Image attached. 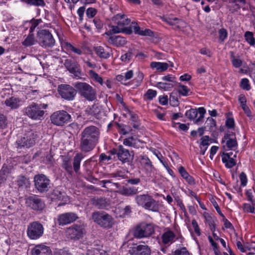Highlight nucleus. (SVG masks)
Masks as SVG:
<instances>
[{
    "instance_id": "f257e3e1",
    "label": "nucleus",
    "mask_w": 255,
    "mask_h": 255,
    "mask_svg": "<svg viewBox=\"0 0 255 255\" xmlns=\"http://www.w3.org/2000/svg\"><path fill=\"white\" fill-rule=\"evenodd\" d=\"M100 135V131L97 127L90 126L85 128L80 134V150L84 152L93 150L99 142Z\"/></svg>"
},
{
    "instance_id": "f03ea898",
    "label": "nucleus",
    "mask_w": 255,
    "mask_h": 255,
    "mask_svg": "<svg viewBox=\"0 0 255 255\" xmlns=\"http://www.w3.org/2000/svg\"><path fill=\"white\" fill-rule=\"evenodd\" d=\"M92 219L94 222L104 228H111L114 224V220L112 216L103 211L93 212Z\"/></svg>"
},
{
    "instance_id": "7ed1b4c3",
    "label": "nucleus",
    "mask_w": 255,
    "mask_h": 255,
    "mask_svg": "<svg viewBox=\"0 0 255 255\" xmlns=\"http://www.w3.org/2000/svg\"><path fill=\"white\" fill-rule=\"evenodd\" d=\"M77 93L89 101H93L96 98V91L91 85L86 82H78L74 84Z\"/></svg>"
},
{
    "instance_id": "20e7f679",
    "label": "nucleus",
    "mask_w": 255,
    "mask_h": 255,
    "mask_svg": "<svg viewBox=\"0 0 255 255\" xmlns=\"http://www.w3.org/2000/svg\"><path fill=\"white\" fill-rule=\"evenodd\" d=\"M38 138L37 132L31 129L25 130L23 136L16 141L18 146L30 147L35 144Z\"/></svg>"
},
{
    "instance_id": "39448f33",
    "label": "nucleus",
    "mask_w": 255,
    "mask_h": 255,
    "mask_svg": "<svg viewBox=\"0 0 255 255\" xmlns=\"http://www.w3.org/2000/svg\"><path fill=\"white\" fill-rule=\"evenodd\" d=\"M66 233L68 238L73 240H79L83 238L86 231L84 225L76 224L67 228Z\"/></svg>"
},
{
    "instance_id": "423d86ee",
    "label": "nucleus",
    "mask_w": 255,
    "mask_h": 255,
    "mask_svg": "<svg viewBox=\"0 0 255 255\" xmlns=\"http://www.w3.org/2000/svg\"><path fill=\"white\" fill-rule=\"evenodd\" d=\"M34 186L40 193L47 192L50 188V180L43 174H38L34 177Z\"/></svg>"
},
{
    "instance_id": "0eeeda50",
    "label": "nucleus",
    "mask_w": 255,
    "mask_h": 255,
    "mask_svg": "<svg viewBox=\"0 0 255 255\" xmlns=\"http://www.w3.org/2000/svg\"><path fill=\"white\" fill-rule=\"evenodd\" d=\"M154 232L153 226L151 224L141 223L137 225L133 231V236L137 239L146 238Z\"/></svg>"
},
{
    "instance_id": "6e6552de",
    "label": "nucleus",
    "mask_w": 255,
    "mask_h": 255,
    "mask_svg": "<svg viewBox=\"0 0 255 255\" xmlns=\"http://www.w3.org/2000/svg\"><path fill=\"white\" fill-rule=\"evenodd\" d=\"M44 233L43 225L38 221L30 223L27 226V235L31 240H37L42 236Z\"/></svg>"
},
{
    "instance_id": "1a4fd4ad",
    "label": "nucleus",
    "mask_w": 255,
    "mask_h": 255,
    "mask_svg": "<svg viewBox=\"0 0 255 255\" xmlns=\"http://www.w3.org/2000/svg\"><path fill=\"white\" fill-rule=\"evenodd\" d=\"M57 91L62 99L68 101L74 100L77 94L76 89L68 84L59 85Z\"/></svg>"
},
{
    "instance_id": "9d476101",
    "label": "nucleus",
    "mask_w": 255,
    "mask_h": 255,
    "mask_svg": "<svg viewBox=\"0 0 255 255\" xmlns=\"http://www.w3.org/2000/svg\"><path fill=\"white\" fill-rule=\"evenodd\" d=\"M37 39L39 44L44 47H52L55 44V40L48 30L42 29L37 33Z\"/></svg>"
},
{
    "instance_id": "9b49d317",
    "label": "nucleus",
    "mask_w": 255,
    "mask_h": 255,
    "mask_svg": "<svg viewBox=\"0 0 255 255\" xmlns=\"http://www.w3.org/2000/svg\"><path fill=\"white\" fill-rule=\"evenodd\" d=\"M24 112L26 116L34 120H41L45 113L40 106L35 103L25 108Z\"/></svg>"
},
{
    "instance_id": "f8f14e48",
    "label": "nucleus",
    "mask_w": 255,
    "mask_h": 255,
    "mask_svg": "<svg viewBox=\"0 0 255 255\" xmlns=\"http://www.w3.org/2000/svg\"><path fill=\"white\" fill-rule=\"evenodd\" d=\"M114 24L117 25L125 33L130 34L132 33L131 27H127L130 23V20L125 14H117L112 18Z\"/></svg>"
},
{
    "instance_id": "ddd939ff",
    "label": "nucleus",
    "mask_w": 255,
    "mask_h": 255,
    "mask_svg": "<svg viewBox=\"0 0 255 255\" xmlns=\"http://www.w3.org/2000/svg\"><path fill=\"white\" fill-rule=\"evenodd\" d=\"M71 118V116L65 111L56 112L50 117L52 123L58 126H62L69 122Z\"/></svg>"
},
{
    "instance_id": "4468645a",
    "label": "nucleus",
    "mask_w": 255,
    "mask_h": 255,
    "mask_svg": "<svg viewBox=\"0 0 255 255\" xmlns=\"http://www.w3.org/2000/svg\"><path fill=\"white\" fill-rule=\"evenodd\" d=\"M26 206L34 211H42L45 206L44 201L38 196L33 195L25 199Z\"/></svg>"
},
{
    "instance_id": "2eb2a0df",
    "label": "nucleus",
    "mask_w": 255,
    "mask_h": 255,
    "mask_svg": "<svg viewBox=\"0 0 255 255\" xmlns=\"http://www.w3.org/2000/svg\"><path fill=\"white\" fill-rule=\"evenodd\" d=\"M64 66L70 73L73 74L74 78L79 79L81 78L82 72L79 65L70 59H66L64 61Z\"/></svg>"
},
{
    "instance_id": "dca6fc26",
    "label": "nucleus",
    "mask_w": 255,
    "mask_h": 255,
    "mask_svg": "<svg viewBox=\"0 0 255 255\" xmlns=\"http://www.w3.org/2000/svg\"><path fill=\"white\" fill-rule=\"evenodd\" d=\"M78 219V215L73 212H67L59 215L57 219L58 224L64 226L75 222Z\"/></svg>"
},
{
    "instance_id": "f3484780",
    "label": "nucleus",
    "mask_w": 255,
    "mask_h": 255,
    "mask_svg": "<svg viewBox=\"0 0 255 255\" xmlns=\"http://www.w3.org/2000/svg\"><path fill=\"white\" fill-rule=\"evenodd\" d=\"M118 158L123 163L129 162L133 160V154H131L128 150L120 145L118 146Z\"/></svg>"
},
{
    "instance_id": "a211bd4d",
    "label": "nucleus",
    "mask_w": 255,
    "mask_h": 255,
    "mask_svg": "<svg viewBox=\"0 0 255 255\" xmlns=\"http://www.w3.org/2000/svg\"><path fill=\"white\" fill-rule=\"evenodd\" d=\"M198 112L200 114V117L196 119V123L200 122L203 118L206 113V110L203 107H200L197 110L196 109H191L186 112V117L190 120L195 119L198 115Z\"/></svg>"
},
{
    "instance_id": "6ab92c4d",
    "label": "nucleus",
    "mask_w": 255,
    "mask_h": 255,
    "mask_svg": "<svg viewBox=\"0 0 255 255\" xmlns=\"http://www.w3.org/2000/svg\"><path fill=\"white\" fill-rule=\"evenodd\" d=\"M130 255H150V249L147 245H138L130 248Z\"/></svg>"
},
{
    "instance_id": "aec40b11",
    "label": "nucleus",
    "mask_w": 255,
    "mask_h": 255,
    "mask_svg": "<svg viewBox=\"0 0 255 255\" xmlns=\"http://www.w3.org/2000/svg\"><path fill=\"white\" fill-rule=\"evenodd\" d=\"M161 18L163 21L166 22L170 25L175 26V29H180L181 26L185 24V22L181 19H178L177 17H170L168 16H161Z\"/></svg>"
},
{
    "instance_id": "412c9836",
    "label": "nucleus",
    "mask_w": 255,
    "mask_h": 255,
    "mask_svg": "<svg viewBox=\"0 0 255 255\" xmlns=\"http://www.w3.org/2000/svg\"><path fill=\"white\" fill-rule=\"evenodd\" d=\"M108 42L116 47H120L124 46L126 43V39L121 36L117 35H111L107 38Z\"/></svg>"
},
{
    "instance_id": "4be33fe9",
    "label": "nucleus",
    "mask_w": 255,
    "mask_h": 255,
    "mask_svg": "<svg viewBox=\"0 0 255 255\" xmlns=\"http://www.w3.org/2000/svg\"><path fill=\"white\" fill-rule=\"evenodd\" d=\"M32 255H52L49 247L43 245H38L32 250Z\"/></svg>"
},
{
    "instance_id": "5701e85b",
    "label": "nucleus",
    "mask_w": 255,
    "mask_h": 255,
    "mask_svg": "<svg viewBox=\"0 0 255 255\" xmlns=\"http://www.w3.org/2000/svg\"><path fill=\"white\" fill-rule=\"evenodd\" d=\"M92 203L99 209H106L110 205V201L107 199L104 198H98L97 199H93L92 200Z\"/></svg>"
},
{
    "instance_id": "b1692460",
    "label": "nucleus",
    "mask_w": 255,
    "mask_h": 255,
    "mask_svg": "<svg viewBox=\"0 0 255 255\" xmlns=\"http://www.w3.org/2000/svg\"><path fill=\"white\" fill-rule=\"evenodd\" d=\"M94 50L97 55L102 58L107 59L111 55V50L108 47L106 49L102 46L95 47Z\"/></svg>"
},
{
    "instance_id": "393cba45",
    "label": "nucleus",
    "mask_w": 255,
    "mask_h": 255,
    "mask_svg": "<svg viewBox=\"0 0 255 255\" xmlns=\"http://www.w3.org/2000/svg\"><path fill=\"white\" fill-rule=\"evenodd\" d=\"M236 154H234L233 157H230V154H223L222 155V160L227 168H231L236 164V162L234 159V158L236 157Z\"/></svg>"
},
{
    "instance_id": "a878e982",
    "label": "nucleus",
    "mask_w": 255,
    "mask_h": 255,
    "mask_svg": "<svg viewBox=\"0 0 255 255\" xmlns=\"http://www.w3.org/2000/svg\"><path fill=\"white\" fill-rule=\"evenodd\" d=\"M120 193L126 196H131L138 193V189L135 187L123 186L119 191Z\"/></svg>"
},
{
    "instance_id": "bb28decb",
    "label": "nucleus",
    "mask_w": 255,
    "mask_h": 255,
    "mask_svg": "<svg viewBox=\"0 0 255 255\" xmlns=\"http://www.w3.org/2000/svg\"><path fill=\"white\" fill-rule=\"evenodd\" d=\"M144 208L152 212H158L159 207L158 202L156 201L151 196Z\"/></svg>"
},
{
    "instance_id": "cd10ccee",
    "label": "nucleus",
    "mask_w": 255,
    "mask_h": 255,
    "mask_svg": "<svg viewBox=\"0 0 255 255\" xmlns=\"http://www.w3.org/2000/svg\"><path fill=\"white\" fill-rule=\"evenodd\" d=\"M84 156L82 153L76 154L73 158V167L74 171L78 173L80 170V163Z\"/></svg>"
},
{
    "instance_id": "c85d7f7f",
    "label": "nucleus",
    "mask_w": 255,
    "mask_h": 255,
    "mask_svg": "<svg viewBox=\"0 0 255 255\" xmlns=\"http://www.w3.org/2000/svg\"><path fill=\"white\" fill-rule=\"evenodd\" d=\"M51 198L53 200H57L59 201L66 202L67 201V196L63 192L55 189L51 193Z\"/></svg>"
},
{
    "instance_id": "c756f323",
    "label": "nucleus",
    "mask_w": 255,
    "mask_h": 255,
    "mask_svg": "<svg viewBox=\"0 0 255 255\" xmlns=\"http://www.w3.org/2000/svg\"><path fill=\"white\" fill-rule=\"evenodd\" d=\"M150 197L151 196L148 194H143L136 196L135 197V200L138 205L144 208Z\"/></svg>"
},
{
    "instance_id": "7c9ffc66",
    "label": "nucleus",
    "mask_w": 255,
    "mask_h": 255,
    "mask_svg": "<svg viewBox=\"0 0 255 255\" xmlns=\"http://www.w3.org/2000/svg\"><path fill=\"white\" fill-rule=\"evenodd\" d=\"M62 167L69 174L73 173L71 159L68 156H64L62 159Z\"/></svg>"
},
{
    "instance_id": "2f4dec72",
    "label": "nucleus",
    "mask_w": 255,
    "mask_h": 255,
    "mask_svg": "<svg viewBox=\"0 0 255 255\" xmlns=\"http://www.w3.org/2000/svg\"><path fill=\"white\" fill-rule=\"evenodd\" d=\"M20 100L16 97H11L4 101L5 104L11 109H16L19 106Z\"/></svg>"
},
{
    "instance_id": "473e14b6",
    "label": "nucleus",
    "mask_w": 255,
    "mask_h": 255,
    "mask_svg": "<svg viewBox=\"0 0 255 255\" xmlns=\"http://www.w3.org/2000/svg\"><path fill=\"white\" fill-rule=\"evenodd\" d=\"M150 66L152 68H156L157 71L163 72L167 69L168 64L167 63L152 62L150 63Z\"/></svg>"
},
{
    "instance_id": "72a5a7b5",
    "label": "nucleus",
    "mask_w": 255,
    "mask_h": 255,
    "mask_svg": "<svg viewBox=\"0 0 255 255\" xmlns=\"http://www.w3.org/2000/svg\"><path fill=\"white\" fill-rule=\"evenodd\" d=\"M179 172L182 177L189 184H192L194 183V180L193 178L189 174L183 166H180L179 168Z\"/></svg>"
},
{
    "instance_id": "f704fd0d",
    "label": "nucleus",
    "mask_w": 255,
    "mask_h": 255,
    "mask_svg": "<svg viewBox=\"0 0 255 255\" xmlns=\"http://www.w3.org/2000/svg\"><path fill=\"white\" fill-rule=\"evenodd\" d=\"M109 27L110 29L104 33V35H107V36H110L111 35H114V34L119 33H125L122 29H121L117 25H110Z\"/></svg>"
},
{
    "instance_id": "c9c22d12",
    "label": "nucleus",
    "mask_w": 255,
    "mask_h": 255,
    "mask_svg": "<svg viewBox=\"0 0 255 255\" xmlns=\"http://www.w3.org/2000/svg\"><path fill=\"white\" fill-rule=\"evenodd\" d=\"M175 237V235L173 232L171 231L166 232L162 236V242L165 244H168L172 242Z\"/></svg>"
},
{
    "instance_id": "e433bc0d",
    "label": "nucleus",
    "mask_w": 255,
    "mask_h": 255,
    "mask_svg": "<svg viewBox=\"0 0 255 255\" xmlns=\"http://www.w3.org/2000/svg\"><path fill=\"white\" fill-rule=\"evenodd\" d=\"M21 1L28 4L37 6H44L45 5V3L43 0H21Z\"/></svg>"
},
{
    "instance_id": "4c0bfd02",
    "label": "nucleus",
    "mask_w": 255,
    "mask_h": 255,
    "mask_svg": "<svg viewBox=\"0 0 255 255\" xmlns=\"http://www.w3.org/2000/svg\"><path fill=\"white\" fill-rule=\"evenodd\" d=\"M35 43V39L34 35L30 33L26 39L22 42V44L26 47L30 46L33 45Z\"/></svg>"
},
{
    "instance_id": "58836bf2",
    "label": "nucleus",
    "mask_w": 255,
    "mask_h": 255,
    "mask_svg": "<svg viewBox=\"0 0 255 255\" xmlns=\"http://www.w3.org/2000/svg\"><path fill=\"white\" fill-rule=\"evenodd\" d=\"M156 87L160 89H162L165 91L170 90L173 87V85L171 83H167L165 82H158Z\"/></svg>"
},
{
    "instance_id": "ea45409f",
    "label": "nucleus",
    "mask_w": 255,
    "mask_h": 255,
    "mask_svg": "<svg viewBox=\"0 0 255 255\" xmlns=\"http://www.w3.org/2000/svg\"><path fill=\"white\" fill-rule=\"evenodd\" d=\"M245 37L246 41L251 45L255 44V39L254 37L253 33L250 31H247L245 34Z\"/></svg>"
},
{
    "instance_id": "a19ab883",
    "label": "nucleus",
    "mask_w": 255,
    "mask_h": 255,
    "mask_svg": "<svg viewBox=\"0 0 255 255\" xmlns=\"http://www.w3.org/2000/svg\"><path fill=\"white\" fill-rule=\"evenodd\" d=\"M226 139L227 140L226 146L229 149H232L233 148L237 146L238 143L236 138L232 137L231 138H227Z\"/></svg>"
},
{
    "instance_id": "79ce46f5",
    "label": "nucleus",
    "mask_w": 255,
    "mask_h": 255,
    "mask_svg": "<svg viewBox=\"0 0 255 255\" xmlns=\"http://www.w3.org/2000/svg\"><path fill=\"white\" fill-rule=\"evenodd\" d=\"M141 159L142 160L143 164H144V167L148 170H151L153 166L151 161L147 156H142Z\"/></svg>"
},
{
    "instance_id": "37998d69",
    "label": "nucleus",
    "mask_w": 255,
    "mask_h": 255,
    "mask_svg": "<svg viewBox=\"0 0 255 255\" xmlns=\"http://www.w3.org/2000/svg\"><path fill=\"white\" fill-rule=\"evenodd\" d=\"M231 57L233 65L235 68H239L242 66L243 63L241 59L236 58L233 52H231Z\"/></svg>"
},
{
    "instance_id": "c03bdc74",
    "label": "nucleus",
    "mask_w": 255,
    "mask_h": 255,
    "mask_svg": "<svg viewBox=\"0 0 255 255\" xmlns=\"http://www.w3.org/2000/svg\"><path fill=\"white\" fill-rule=\"evenodd\" d=\"M90 75L92 79L99 83L100 84H103V79L96 72L93 70H90L89 71Z\"/></svg>"
},
{
    "instance_id": "a18cd8bd",
    "label": "nucleus",
    "mask_w": 255,
    "mask_h": 255,
    "mask_svg": "<svg viewBox=\"0 0 255 255\" xmlns=\"http://www.w3.org/2000/svg\"><path fill=\"white\" fill-rule=\"evenodd\" d=\"M189 91V89L187 86L179 84L178 86V92L183 96H187Z\"/></svg>"
},
{
    "instance_id": "49530a36",
    "label": "nucleus",
    "mask_w": 255,
    "mask_h": 255,
    "mask_svg": "<svg viewBox=\"0 0 255 255\" xmlns=\"http://www.w3.org/2000/svg\"><path fill=\"white\" fill-rule=\"evenodd\" d=\"M156 91L152 89H149L144 95L145 98L148 100H151L156 95Z\"/></svg>"
},
{
    "instance_id": "de8ad7c7",
    "label": "nucleus",
    "mask_w": 255,
    "mask_h": 255,
    "mask_svg": "<svg viewBox=\"0 0 255 255\" xmlns=\"http://www.w3.org/2000/svg\"><path fill=\"white\" fill-rule=\"evenodd\" d=\"M228 35V32L226 29L221 28L219 31V40L221 41V42L224 41V40L226 39Z\"/></svg>"
},
{
    "instance_id": "09e8293b",
    "label": "nucleus",
    "mask_w": 255,
    "mask_h": 255,
    "mask_svg": "<svg viewBox=\"0 0 255 255\" xmlns=\"http://www.w3.org/2000/svg\"><path fill=\"white\" fill-rule=\"evenodd\" d=\"M249 80L247 78L242 79L241 82V87L244 90H249L251 89V86L249 84Z\"/></svg>"
},
{
    "instance_id": "8fccbe9b",
    "label": "nucleus",
    "mask_w": 255,
    "mask_h": 255,
    "mask_svg": "<svg viewBox=\"0 0 255 255\" xmlns=\"http://www.w3.org/2000/svg\"><path fill=\"white\" fill-rule=\"evenodd\" d=\"M7 125V119L6 117L2 114H0V129L4 128Z\"/></svg>"
},
{
    "instance_id": "3c124183",
    "label": "nucleus",
    "mask_w": 255,
    "mask_h": 255,
    "mask_svg": "<svg viewBox=\"0 0 255 255\" xmlns=\"http://www.w3.org/2000/svg\"><path fill=\"white\" fill-rule=\"evenodd\" d=\"M173 255H190L189 253L185 247H183L180 250H176Z\"/></svg>"
},
{
    "instance_id": "603ef678",
    "label": "nucleus",
    "mask_w": 255,
    "mask_h": 255,
    "mask_svg": "<svg viewBox=\"0 0 255 255\" xmlns=\"http://www.w3.org/2000/svg\"><path fill=\"white\" fill-rule=\"evenodd\" d=\"M174 95H176V94L174 92H173L172 93H171L169 98L170 103L171 105L173 106H177L178 104V101L177 100V98Z\"/></svg>"
},
{
    "instance_id": "864d4df0",
    "label": "nucleus",
    "mask_w": 255,
    "mask_h": 255,
    "mask_svg": "<svg viewBox=\"0 0 255 255\" xmlns=\"http://www.w3.org/2000/svg\"><path fill=\"white\" fill-rule=\"evenodd\" d=\"M66 46L69 50H71L73 52L78 55H81L82 54V51L80 49L75 47L70 43L67 44Z\"/></svg>"
},
{
    "instance_id": "5fc2aeb1",
    "label": "nucleus",
    "mask_w": 255,
    "mask_h": 255,
    "mask_svg": "<svg viewBox=\"0 0 255 255\" xmlns=\"http://www.w3.org/2000/svg\"><path fill=\"white\" fill-rule=\"evenodd\" d=\"M207 126L209 127V129H212L213 127H215L216 126V121L212 118H207L206 123Z\"/></svg>"
},
{
    "instance_id": "6e6d98bb",
    "label": "nucleus",
    "mask_w": 255,
    "mask_h": 255,
    "mask_svg": "<svg viewBox=\"0 0 255 255\" xmlns=\"http://www.w3.org/2000/svg\"><path fill=\"white\" fill-rule=\"evenodd\" d=\"M27 182V179L24 176H20L17 181V185L19 187L24 186Z\"/></svg>"
},
{
    "instance_id": "4d7b16f0",
    "label": "nucleus",
    "mask_w": 255,
    "mask_h": 255,
    "mask_svg": "<svg viewBox=\"0 0 255 255\" xmlns=\"http://www.w3.org/2000/svg\"><path fill=\"white\" fill-rule=\"evenodd\" d=\"M97 13V10L95 8L90 7L87 9L86 14L89 18L93 17Z\"/></svg>"
},
{
    "instance_id": "13d9d810",
    "label": "nucleus",
    "mask_w": 255,
    "mask_h": 255,
    "mask_svg": "<svg viewBox=\"0 0 255 255\" xmlns=\"http://www.w3.org/2000/svg\"><path fill=\"white\" fill-rule=\"evenodd\" d=\"M240 179L241 182V185L245 186L247 183V177L246 174L242 172L240 175Z\"/></svg>"
},
{
    "instance_id": "bf43d9fd",
    "label": "nucleus",
    "mask_w": 255,
    "mask_h": 255,
    "mask_svg": "<svg viewBox=\"0 0 255 255\" xmlns=\"http://www.w3.org/2000/svg\"><path fill=\"white\" fill-rule=\"evenodd\" d=\"M226 126L229 128H233L235 126L234 120L232 118H227L226 121Z\"/></svg>"
},
{
    "instance_id": "052dcab7",
    "label": "nucleus",
    "mask_w": 255,
    "mask_h": 255,
    "mask_svg": "<svg viewBox=\"0 0 255 255\" xmlns=\"http://www.w3.org/2000/svg\"><path fill=\"white\" fill-rule=\"evenodd\" d=\"M192 224L194 228V231H195V233L198 236H200L201 234L200 230L198 226L197 221L195 219H194L192 221Z\"/></svg>"
},
{
    "instance_id": "680f3d73",
    "label": "nucleus",
    "mask_w": 255,
    "mask_h": 255,
    "mask_svg": "<svg viewBox=\"0 0 255 255\" xmlns=\"http://www.w3.org/2000/svg\"><path fill=\"white\" fill-rule=\"evenodd\" d=\"M255 206H251L249 204H245L244 205V210L247 212L253 213L255 210Z\"/></svg>"
},
{
    "instance_id": "e2e57ef3",
    "label": "nucleus",
    "mask_w": 255,
    "mask_h": 255,
    "mask_svg": "<svg viewBox=\"0 0 255 255\" xmlns=\"http://www.w3.org/2000/svg\"><path fill=\"white\" fill-rule=\"evenodd\" d=\"M93 21L97 29H100L103 27V22L100 19L95 18Z\"/></svg>"
},
{
    "instance_id": "0e129e2a",
    "label": "nucleus",
    "mask_w": 255,
    "mask_h": 255,
    "mask_svg": "<svg viewBox=\"0 0 255 255\" xmlns=\"http://www.w3.org/2000/svg\"><path fill=\"white\" fill-rule=\"evenodd\" d=\"M132 55V53L130 51H128L127 53L121 56V59L123 61H128L131 58Z\"/></svg>"
},
{
    "instance_id": "69168bd1",
    "label": "nucleus",
    "mask_w": 255,
    "mask_h": 255,
    "mask_svg": "<svg viewBox=\"0 0 255 255\" xmlns=\"http://www.w3.org/2000/svg\"><path fill=\"white\" fill-rule=\"evenodd\" d=\"M131 27V29L133 28L134 32L135 34H138L140 35V33L141 31L140 27L137 25L135 22H132L131 24L129 26Z\"/></svg>"
},
{
    "instance_id": "338daca9",
    "label": "nucleus",
    "mask_w": 255,
    "mask_h": 255,
    "mask_svg": "<svg viewBox=\"0 0 255 255\" xmlns=\"http://www.w3.org/2000/svg\"><path fill=\"white\" fill-rule=\"evenodd\" d=\"M140 35L142 36H153V32L149 29H145L144 30H141Z\"/></svg>"
},
{
    "instance_id": "774afa93",
    "label": "nucleus",
    "mask_w": 255,
    "mask_h": 255,
    "mask_svg": "<svg viewBox=\"0 0 255 255\" xmlns=\"http://www.w3.org/2000/svg\"><path fill=\"white\" fill-rule=\"evenodd\" d=\"M239 101L241 105V106H244V105H246L247 100L246 98L244 95H240L239 97Z\"/></svg>"
}]
</instances>
